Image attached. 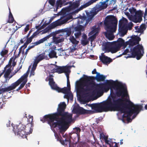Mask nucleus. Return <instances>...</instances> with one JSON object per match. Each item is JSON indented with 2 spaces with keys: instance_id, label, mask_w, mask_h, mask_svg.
Masks as SVG:
<instances>
[{
  "instance_id": "nucleus-1",
  "label": "nucleus",
  "mask_w": 147,
  "mask_h": 147,
  "mask_svg": "<svg viewBox=\"0 0 147 147\" xmlns=\"http://www.w3.org/2000/svg\"><path fill=\"white\" fill-rule=\"evenodd\" d=\"M66 105L65 102L58 105L57 112L46 115L40 119L43 123L47 122L51 127H58L60 133L63 134L73 122L72 114L65 112Z\"/></svg>"
},
{
  "instance_id": "nucleus-2",
  "label": "nucleus",
  "mask_w": 147,
  "mask_h": 147,
  "mask_svg": "<svg viewBox=\"0 0 147 147\" xmlns=\"http://www.w3.org/2000/svg\"><path fill=\"white\" fill-rule=\"evenodd\" d=\"M110 89V95L114 102L116 96L119 97L123 95H126L127 93L126 86L120 82H116L112 80H107L106 83L102 84L97 86L96 89L97 92L102 91L103 90L107 91Z\"/></svg>"
},
{
  "instance_id": "nucleus-3",
  "label": "nucleus",
  "mask_w": 147,
  "mask_h": 147,
  "mask_svg": "<svg viewBox=\"0 0 147 147\" xmlns=\"http://www.w3.org/2000/svg\"><path fill=\"white\" fill-rule=\"evenodd\" d=\"M126 100L128 103H124L121 98H118L114 102V111H120L124 113L123 119L125 117H131L133 113L138 114L143 108L142 105H134L129 100Z\"/></svg>"
},
{
  "instance_id": "nucleus-4",
  "label": "nucleus",
  "mask_w": 147,
  "mask_h": 147,
  "mask_svg": "<svg viewBox=\"0 0 147 147\" xmlns=\"http://www.w3.org/2000/svg\"><path fill=\"white\" fill-rule=\"evenodd\" d=\"M83 83L81 84L78 91L82 94H87L92 90V87L90 86L92 84L95 79L97 81H104L106 78V76L100 74V73L97 74L95 77L88 76L85 75H83Z\"/></svg>"
},
{
  "instance_id": "nucleus-5",
  "label": "nucleus",
  "mask_w": 147,
  "mask_h": 147,
  "mask_svg": "<svg viewBox=\"0 0 147 147\" xmlns=\"http://www.w3.org/2000/svg\"><path fill=\"white\" fill-rule=\"evenodd\" d=\"M117 22V20L113 16H107L105 19L104 24L107 30L105 35L109 40H112L115 38L113 33L116 30Z\"/></svg>"
},
{
  "instance_id": "nucleus-6",
  "label": "nucleus",
  "mask_w": 147,
  "mask_h": 147,
  "mask_svg": "<svg viewBox=\"0 0 147 147\" xmlns=\"http://www.w3.org/2000/svg\"><path fill=\"white\" fill-rule=\"evenodd\" d=\"M28 121V123L26 126L21 125L18 126L17 129H14L13 131L15 134L23 138H27V135L32 133L33 127V117L31 115H29Z\"/></svg>"
},
{
  "instance_id": "nucleus-7",
  "label": "nucleus",
  "mask_w": 147,
  "mask_h": 147,
  "mask_svg": "<svg viewBox=\"0 0 147 147\" xmlns=\"http://www.w3.org/2000/svg\"><path fill=\"white\" fill-rule=\"evenodd\" d=\"M114 102L112 101L111 98L107 101H104L99 103L92 104L91 107L92 109L95 111V112L100 113L103 111H107L110 110L114 111Z\"/></svg>"
},
{
  "instance_id": "nucleus-8",
  "label": "nucleus",
  "mask_w": 147,
  "mask_h": 147,
  "mask_svg": "<svg viewBox=\"0 0 147 147\" xmlns=\"http://www.w3.org/2000/svg\"><path fill=\"white\" fill-rule=\"evenodd\" d=\"M131 55L130 57L135 58L137 60L140 59L143 55L144 53L143 46L138 44L131 49Z\"/></svg>"
},
{
  "instance_id": "nucleus-9",
  "label": "nucleus",
  "mask_w": 147,
  "mask_h": 147,
  "mask_svg": "<svg viewBox=\"0 0 147 147\" xmlns=\"http://www.w3.org/2000/svg\"><path fill=\"white\" fill-rule=\"evenodd\" d=\"M55 90L59 92H61L65 94L64 97L67 98L69 100L70 98L71 100L73 99V95L71 92L70 89L67 87H64L62 88H61L57 86V84L52 89Z\"/></svg>"
},
{
  "instance_id": "nucleus-10",
  "label": "nucleus",
  "mask_w": 147,
  "mask_h": 147,
  "mask_svg": "<svg viewBox=\"0 0 147 147\" xmlns=\"http://www.w3.org/2000/svg\"><path fill=\"white\" fill-rule=\"evenodd\" d=\"M63 137L65 138V142H67L69 143V147H71L70 139H72L74 141L75 144H76L79 142L80 138V134H76V133H71L69 134V136L65 134L63 136ZM78 147H80V146Z\"/></svg>"
},
{
  "instance_id": "nucleus-11",
  "label": "nucleus",
  "mask_w": 147,
  "mask_h": 147,
  "mask_svg": "<svg viewBox=\"0 0 147 147\" xmlns=\"http://www.w3.org/2000/svg\"><path fill=\"white\" fill-rule=\"evenodd\" d=\"M68 18H67L62 20H58L53 22L42 31L43 32L42 33L44 34L50 30L54 28L56 26H60L65 24L68 21Z\"/></svg>"
},
{
  "instance_id": "nucleus-12",
  "label": "nucleus",
  "mask_w": 147,
  "mask_h": 147,
  "mask_svg": "<svg viewBox=\"0 0 147 147\" xmlns=\"http://www.w3.org/2000/svg\"><path fill=\"white\" fill-rule=\"evenodd\" d=\"M28 73L27 72L15 82L18 86L22 82L20 85V86L16 90L17 91H18L19 90L22 89L24 87V85L27 82V78L28 76Z\"/></svg>"
},
{
  "instance_id": "nucleus-13",
  "label": "nucleus",
  "mask_w": 147,
  "mask_h": 147,
  "mask_svg": "<svg viewBox=\"0 0 147 147\" xmlns=\"http://www.w3.org/2000/svg\"><path fill=\"white\" fill-rule=\"evenodd\" d=\"M127 23V20L125 18L119 21V32L120 36L122 37L127 33V31L125 30L124 28L125 26Z\"/></svg>"
},
{
  "instance_id": "nucleus-14",
  "label": "nucleus",
  "mask_w": 147,
  "mask_h": 147,
  "mask_svg": "<svg viewBox=\"0 0 147 147\" xmlns=\"http://www.w3.org/2000/svg\"><path fill=\"white\" fill-rule=\"evenodd\" d=\"M74 113L79 115H82L89 113L90 111L85 109L83 108L80 107H74L73 109Z\"/></svg>"
},
{
  "instance_id": "nucleus-15",
  "label": "nucleus",
  "mask_w": 147,
  "mask_h": 147,
  "mask_svg": "<svg viewBox=\"0 0 147 147\" xmlns=\"http://www.w3.org/2000/svg\"><path fill=\"white\" fill-rule=\"evenodd\" d=\"M143 13L141 10L136 11L135 14L133 16V22L136 23L140 22L142 20Z\"/></svg>"
},
{
  "instance_id": "nucleus-16",
  "label": "nucleus",
  "mask_w": 147,
  "mask_h": 147,
  "mask_svg": "<svg viewBox=\"0 0 147 147\" xmlns=\"http://www.w3.org/2000/svg\"><path fill=\"white\" fill-rule=\"evenodd\" d=\"M50 35H48L44 38L40 39L38 41L34 42V43H32L31 45H30L28 47V49L29 50L33 48L35 46L38 45L41 43H43L46 40L48 39L50 37Z\"/></svg>"
},
{
  "instance_id": "nucleus-17",
  "label": "nucleus",
  "mask_w": 147,
  "mask_h": 147,
  "mask_svg": "<svg viewBox=\"0 0 147 147\" xmlns=\"http://www.w3.org/2000/svg\"><path fill=\"white\" fill-rule=\"evenodd\" d=\"M99 58L102 62L105 65L109 64L113 61L111 59L106 56L103 53L101 54V56H100Z\"/></svg>"
},
{
  "instance_id": "nucleus-18",
  "label": "nucleus",
  "mask_w": 147,
  "mask_h": 147,
  "mask_svg": "<svg viewBox=\"0 0 147 147\" xmlns=\"http://www.w3.org/2000/svg\"><path fill=\"white\" fill-rule=\"evenodd\" d=\"M53 66H55L57 68L56 69L57 73L59 74H61L64 72H68V67L69 66H59L55 64H51Z\"/></svg>"
},
{
  "instance_id": "nucleus-19",
  "label": "nucleus",
  "mask_w": 147,
  "mask_h": 147,
  "mask_svg": "<svg viewBox=\"0 0 147 147\" xmlns=\"http://www.w3.org/2000/svg\"><path fill=\"white\" fill-rule=\"evenodd\" d=\"M45 59H48V57L47 55H46L45 53L43 52L36 57L34 60L39 63L40 61Z\"/></svg>"
},
{
  "instance_id": "nucleus-20",
  "label": "nucleus",
  "mask_w": 147,
  "mask_h": 147,
  "mask_svg": "<svg viewBox=\"0 0 147 147\" xmlns=\"http://www.w3.org/2000/svg\"><path fill=\"white\" fill-rule=\"evenodd\" d=\"M112 45L113 46L109 48L108 52H111L112 53H116L120 49V48L113 42Z\"/></svg>"
},
{
  "instance_id": "nucleus-21",
  "label": "nucleus",
  "mask_w": 147,
  "mask_h": 147,
  "mask_svg": "<svg viewBox=\"0 0 147 147\" xmlns=\"http://www.w3.org/2000/svg\"><path fill=\"white\" fill-rule=\"evenodd\" d=\"M53 76V75L50 74L49 78V84L52 89L57 85L54 81Z\"/></svg>"
},
{
  "instance_id": "nucleus-22",
  "label": "nucleus",
  "mask_w": 147,
  "mask_h": 147,
  "mask_svg": "<svg viewBox=\"0 0 147 147\" xmlns=\"http://www.w3.org/2000/svg\"><path fill=\"white\" fill-rule=\"evenodd\" d=\"M113 42L120 48L123 46L125 44L124 41L121 38H118L116 41H114Z\"/></svg>"
},
{
  "instance_id": "nucleus-23",
  "label": "nucleus",
  "mask_w": 147,
  "mask_h": 147,
  "mask_svg": "<svg viewBox=\"0 0 147 147\" xmlns=\"http://www.w3.org/2000/svg\"><path fill=\"white\" fill-rule=\"evenodd\" d=\"M17 86V85L15 82L12 83L10 86L7 88H4V90L5 92H8L15 89Z\"/></svg>"
},
{
  "instance_id": "nucleus-24",
  "label": "nucleus",
  "mask_w": 147,
  "mask_h": 147,
  "mask_svg": "<svg viewBox=\"0 0 147 147\" xmlns=\"http://www.w3.org/2000/svg\"><path fill=\"white\" fill-rule=\"evenodd\" d=\"M80 2L79 1H76L75 2H73L70 6L71 9H75L78 7L80 5Z\"/></svg>"
},
{
  "instance_id": "nucleus-25",
  "label": "nucleus",
  "mask_w": 147,
  "mask_h": 147,
  "mask_svg": "<svg viewBox=\"0 0 147 147\" xmlns=\"http://www.w3.org/2000/svg\"><path fill=\"white\" fill-rule=\"evenodd\" d=\"M105 142L109 144V147H118L117 143L115 142H113L108 140H105Z\"/></svg>"
},
{
  "instance_id": "nucleus-26",
  "label": "nucleus",
  "mask_w": 147,
  "mask_h": 147,
  "mask_svg": "<svg viewBox=\"0 0 147 147\" xmlns=\"http://www.w3.org/2000/svg\"><path fill=\"white\" fill-rule=\"evenodd\" d=\"M92 30L89 33L90 35H92V34H96L98 32V28H96L95 26H94L92 27Z\"/></svg>"
},
{
  "instance_id": "nucleus-27",
  "label": "nucleus",
  "mask_w": 147,
  "mask_h": 147,
  "mask_svg": "<svg viewBox=\"0 0 147 147\" xmlns=\"http://www.w3.org/2000/svg\"><path fill=\"white\" fill-rule=\"evenodd\" d=\"M49 56L50 58H53L55 57L57 58L56 56V53L54 50H51L49 54Z\"/></svg>"
},
{
  "instance_id": "nucleus-28",
  "label": "nucleus",
  "mask_w": 147,
  "mask_h": 147,
  "mask_svg": "<svg viewBox=\"0 0 147 147\" xmlns=\"http://www.w3.org/2000/svg\"><path fill=\"white\" fill-rule=\"evenodd\" d=\"M55 138H56L57 140L59 141L63 145H64L65 144H67V143H65V140H62L61 139V136H59V135L57 134L56 133L55 134Z\"/></svg>"
},
{
  "instance_id": "nucleus-29",
  "label": "nucleus",
  "mask_w": 147,
  "mask_h": 147,
  "mask_svg": "<svg viewBox=\"0 0 147 147\" xmlns=\"http://www.w3.org/2000/svg\"><path fill=\"white\" fill-rule=\"evenodd\" d=\"M98 0H90V1L86 3L82 6L83 8H84L94 3L95 2Z\"/></svg>"
},
{
  "instance_id": "nucleus-30",
  "label": "nucleus",
  "mask_w": 147,
  "mask_h": 147,
  "mask_svg": "<svg viewBox=\"0 0 147 147\" xmlns=\"http://www.w3.org/2000/svg\"><path fill=\"white\" fill-rule=\"evenodd\" d=\"M98 0H90V1L86 3L82 6L83 8H84L94 3L95 2Z\"/></svg>"
},
{
  "instance_id": "nucleus-31",
  "label": "nucleus",
  "mask_w": 147,
  "mask_h": 147,
  "mask_svg": "<svg viewBox=\"0 0 147 147\" xmlns=\"http://www.w3.org/2000/svg\"><path fill=\"white\" fill-rule=\"evenodd\" d=\"M98 0H90V1L86 3L82 6L83 8H84L94 3L95 2Z\"/></svg>"
},
{
  "instance_id": "nucleus-32",
  "label": "nucleus",
  "mask_w": 147,
  "mask_h": 147,
  "mask_svg": "<svg viewBox=\"0 0 147 147\" xmlns=\"http://www.w3.org/2000/svg\"><path fill=\"white\" fill-rule=\"evenodd\" d=\"M63 40V38H59L57 37H55L53 38V41L55 44H58L62 42Z\"/></svg>"
},
{
  "instance_id": "nucleus-33",
  "label": "nucleus",
  "mask_w": 147,
  "mask_h": 147,
  "mask_svg": "<svg viewBox=\"0 0 147 147\" xmlns=\"http://www.w3.org/2000/svg\"><path fill=\"white\" fill-rule=\"evenodd\" d=\"M63 32H66V37H68L70 36L71 34V30L70 29L66 28L63 30Z\"/></svg>"
},
{
  "instance_id": "nucleus-34",
  "label": "nucleus",
  "mask_w": 147,
  "mask_h": 147,
  "mask_svg": "<svg viewBox=\"0 0 147 147\" xmlns=\"http://www.w3.org/2000/svg\"><path fill=\"white\" fill-rule=\"evenodd\" d=\"M136 45L138 44L140 41L141 40V38L137 36H135L132 38Z\"/></svg>"
},
{
  "instance_id": "nucleus-35",
  "label": "nucleus",
  "mask_w": 147,
  "mask_h": 147,
  "mask_svg": "<svg viewBox=\"0 0 147 147\" xmlns=\"http://www.w3.org/2000/svg\"><path fill=\"white\" fill-rule=\"evenodd\" d=\"M70 40L72 43L76 45H78L79 43V41L77 40L73 36L70 37Z\"/></svg>"
},
{
  "instance_id": "nucleus-36",
  "label": "nucleus",
  "mask_w": 147,
  "mask_h": 147,
  "mask_svg": "<svg viewBox=\"0 0 147 147\" xmlns=\"http://www.w3.org/2000/svg\"><path fill=\"white\" fill-rule=\"evenodd\" d=\"M126 43L127 45H129V46H132L136 45L132 38L130 39Z\"/></svg>"
},
{
  "instance_id": "nucleus-37",
  "label": "nucleus",
  "mask_w": 147,
  "mask_h": 147,
  "mask_svg": "<svg viewBox=\"0 0 147 147\" xmlns=\"http://www.w3.org/2000/svg\"><path fill=\"white\" fill-rule=\"evenodd\" d=\"M9 51L7 49H4L2 50L1 52L0 53L1 56L2 57H4V56L7 55Z\"/></svg>"
},
{
  "instance_id": "nucleus-38",
  "label": "nucleus",
  "mask_w": 147,
  "mask_h": 147,
  "mask_svg": "<svg viewBox=\"0 0 147 147\" xmlns=\"http://www.w3.org/2000/svg\"><path fill=\"white\" fill-rule=\"evenodd\" d=\"M96 12L93 9L91 12V15L89 16L88 19H89L90 20L92 19L94 16L97 14L96 13Z\"/></svg>"
},
{
  "instance_id": "nucleus-39",
  "label": "nucleus",
  "mask_w": 147,
  "mask_h": 147,
  "mask_svg": "<svg viewBox=\"0 0 147 147\" xmlns=\"http://www.w3.org/2000/svg\"><path fill=\"white\" fill-rule=\"evenodd\" d=\"M11 72V70L10 68L7 69L4 75L5 77L6 78H8Z\"/></svg>"
},
{
  "instance_id": "nucleus-40",
  "label": "nucleus",
  "mask_w": 147,
  "mask_h": 147,
  "mask_svg": "<svg viewBox=\"0 0 147 147\" xmlns=\"http://www.w3.org/2000/svg\"><path fill=\"white\" fill-rule=\"evenodd\" d=\"M81 131V129L78 127H76L73 129V131L74 133H76L78 134H80V133Z\"/></svg>"
},
{
  "instance_id": "nucleus-41",
  "label": "nucleus",
  "mask_w": 147,
  "mask_h": 147,
  "mask_svg": "<svg viewBox=\"0 0 147 147\" xmlns=\"http://www.w3.org/2000/svg\"><path fill=\"white\" fill-rule=\"evenodd\" d=\"M38 62L36 61L35 60H34V62L33 64L32 65V70L34 71L36 67L37 64L38 63Z\"/></svg>"
},
{
  "instance_id": "nucleus-42",
  "label": "nucleus",
  "mask_w": 147,
  "mask_h": 147,
  "mask_svg": "<svg viewBox=\"0 0 147 147\" xmlns=\"http://www.w3.org/2000/svg\"><path fill=\"white\" fill-rule=\"evenodd\" d=\"M25 37L26 38V39H27L26 42L28 44L32 42V39L33 38L31 36L30 37H27L26 36Z\"/></svg>"
},
{
  "instance_id": "nucleus-43",
  "label": "nucleus",
  "mask_w": 147,
  "mask_h": 147,
  "mask_svg": "<svg viewBox=\"0 0 147 147\" xmlns=\"http://www.w3.org/2000/svg\"><path fill=\"white\" fill-rule=\"evenodd\" d=\"M56 6L57 8H58L59 6L61 7L63 5L61 0H58L56 2Z\"/></svg>"
},
{
  "instance_id": "nucleus-44",
  "label": "nucleus",
  "mask_w": 147,
  "mask_h": 147,
  "mask_svg": "<svg viewBox=\"0 0 147 147\" xmlns=\"http://www.w3.org/2000/svg\"><path fill=\"white\" fill-rule=\"evenodd\" d=\"M14 21V19L13 16H9L7 22L11 23L13 22Z\"/></svg>"
},
{
  "instance_id": "nucleus-45",
  "label": "nucleus",
  "mask_w": 147,
  "mask_h": 147,
  "mask_svg": "<svg viewBox=\"0 0 147 147\" xmlns=\"http://www.w3.org/2000/svg\"><path fill=\"white\" fill-rule=\"evenodd\" d=\"M47 24L45 25L44 23L40 27H39V26H36V29H37V30H38L39 31L44 28L47 25Z\"/></svg>"
},
{
  "instance_id": "nucleus-46",
  "label": "nucleus",
  "mask_w": 147,
  "mask_h": 147,
  "mask_svg": "<svg viewBox=\"0 0 147 147\" xmlns=\"http://www.w3.org/2000/svg\"><path fill=\"white\" fill-rule=\"evenodd\" d=\"M41 31H39L38 30H37L31 36L33 38L36 37L38 35Z\"/></svg>"
},
{
  "instance_id": "nucleus-47",
  "label": "nucleus",
  "mask_w": 147,
  "mask_h": 147,
  "mask_svg": "<svg viewBox=\"0 0 147 147\" xmlns=\"http://www.w3.org/2000/svg\"><path fill=\"white\" fill-rule=\"evenodd\" d=\"M145 28V26L144 25L141 26L140 28H138V32H141L143 31L144 29Z\"/></svg>"
},
{
  "instance_id": "nucleus-48",
  "label": "nucleus",
  "mask_w": 147,
  "mask_h": 147,
  "mask_svg": "<svg viewBox=\"0 0 147 147\" xmlns=\"http://www.w3.org/2000/svg\"><path fill=\"white\" fill-rule=\"evenodd\" d=\"M70 67H68V71L64 72L65 74H66V76L67 77V80H68H68H69V74L70 73Z\"/></svg>"
},
{
  "instance_id": "nucleus-49",
  "label": "nucleus",
  "mask_w": 147,
  "mask_h": 147,
  "mask_svg": "<svg viewBox=\"0 0 147 147\" xmlns=\"http://www.w3.org/2000/svg\"><path fill=\"white\" fill-rule=\"evenodd\" d=\"M28 44L26 42H25L24 44V45L22 46V47H21L20 48H21L22 49V47H24V48L23 49V51H22V54L24 55V49L27 47V45H28Z\"/></svg>"
},
{
  "instance_id": "nucleus-50",
  "label": "nucleus",
  "mask_w": 147,
  "mask_h": 147,
  "mask_svg": "<svg viewBox=\"0 0 147 147\" xmlns=\"http://www.w3.org/2000/svg\"><path fill=\"white\" fill-rule=\"evenodd\" d=\"M81 34V32H77L74 34V35L76 38H78Z\"/></svg>"
},
{
  "instance_id": "nucleus-51",
  "label": "nucleus",
  "mask_w": 147,
  "mask_h": 147,
  "mask_svg": "<svg viewBox=\"0 0 147 147\" xmlns=\"http://www.w3.org/2000/svg\"><path fill=\"white\" fill-rule=\"evenodd\" d=\"M75 30L77 32H81L82 27L80 26L76 27L74 28Z\"/></svg>"
},
{
  "instance_id": "nucleus-52",
  "label": "nucleus",
  "mask_w": 147,
  "mask_h": 147,
  "mask_svg": "<svg viewBox=\"0 0 147 147\" xmlns=\"http://www.w3.org/2000/svg\"><path fill=\"white\" fill-rule=\"evenodd\" d=\"M55 0H49V3L52 6H53L55 3Z\"/></svg>"
},
{
  "instance_id": "nucleus-53",
  "label": "nucleus",
  "mask_w": 147,
  "mask_h": 147,
  "mask_svg": "<svg viewBox=\"0 0 147 147\" xmlns=\"http://www.w3.org/2000/svg\"><path fill=\"white\" fill-rule=\"evenodd\" d=\"M29 27H30V25L29 24H28L26 26V27H25L24 28V32H25V33H26V32L29 30L30 28H29Z\"/></svg>"
},
{
  "instance_id": "nucleus-54",
  "label": "nucleus",
  "mask_w": 147,
  "mask_h": 147,
  "mask_svg": "<svg viewBox=\"0 0 147 147\" xmlns=\"http://www.w3.org/2000/svg\"><path fill=\"white\" fill-rule=\"evenodd\" d=\"M147 9L146 8L145 11V13L144 14V21L145 22L146 21V20H147V19H146V18L147 17Z\"/></svg>"
},
{
  "instance_id": "nucleus-55",
  "label": "nucleus",
  "mask_w": 147,
  "mask_h": 147,
  "mask_svg": "<svg viewBox=\"0 0 147 147\" xmlns=\"http://www.w3.org/2000/svg\"><path fill=\"white\" fill-rule=\"evenodd\" d=\"M29 50L28 49H26V51L25 53H24V56H23V57L22 58L21 57V59H22V60L24 58V59L25 58Z\"/></svg>"
},
{
  "instance_id": "nucleus-56",
  "label": "nucleus",
  "mask_w": 147,
  "mask_h": 147,
  "mask_svg": "<svg viewBox=\"0 0 147 147\" xmlns=\"http://www.w3.org/2000/svg\"><path fill=\"white\" fill-rule=\"evenodd\" d=\"M96 38V35L95 34L92 35L90 37L91 41H93Z\"/></svg>"
},
{
  "instance_id": "nucleus-57",
  "label": "nucleus",
  "mask_w": 147,
  "mask_h": 147,
  "mask_svg": "<svg viewBox=\"0 0 147 147\" xmlns=\"http://www.w3.org/2000/svg\"><path fill=\"white\" fill-rule=\"evenodd\" d=\"M133 26V23L131 22L130 23H129L128 24V26H127V28H129V30H131V28Z\"/></svg>"
},
{
  "instance_id": "nucleus-58",
  "label": "nucleus",
  "mask_w": 147,
  "mask_h": 147,
  "mask_svg": "<svg viewBox=\"0 0 147 147\" xmlns=\"http://www.w3.org/2000/svg\"><path fill=\"white\" fill-rule=\"evenodd\" d=\"M67 0H61L63 5H65L69 3V2H66Z\"/></svg>"
},
{
  "instance_id": "nucleus-59",
  "label": "nucleus",
  "mask_w": 147,
  "mask_h": 147,
  "mask_svg": "<svg viewBox=\"0 0 147 147\" xmlns=\"http://www.w3.org/2000/svg\"><path fill=\"white\" fill-rule=\"evenodd\" d=\"M16 58V57H13V63L12 64V66L13 67H14L16 65V62H15V60Z\"/></svg>"
},
{
  "instance_id": "nucleus-60",
  "label": "nucleus",
  "mask_w": 147,
  "mask_h": 147,
  "mask_svg": "<svg viewBox=\"0 0 147 147\" xmlns=\"http://www.w3.org/2000/svg\"><path fill=\"white\" fill-rule=\"evenodd\" d=\"M82 42L84 45H86L88 43V41L86 40H83Z\"/></svg>"
},
{
  "instance_id": "nucleus-61",
  "label": "nucleus",
  "mask_w": 147,
  "mask_h": 147,
  "mask_svg": "<svg viewBox=\"0 0 147 147\" xmlns=\"http://www.w3.org/2000/svg\"><path fill=\"white\" fill-rule=\"evenodd\" d=\"M125 118H126V120L127 121L129 122H131L132 120L131 118V117H125Z\"/></svg>"
},
{
  "instance_id": "nucleus-62",
  "label": "nucleus",
  "mask_w": 147,
  "mask_h": 147,
  "mask_svg": "<svg viewBox=\"0 0 147 147\" xmlns=\"http://www.w3.org/2000/svg\"><path fill=\"white\" fill-rule=\"evenodd\" d=\"M99 73L98 72L96 71V69H94L92 71V74H96L97 75V74H98Z\"/></svg>"
},
{
  "instance_id": "nucleus-63",
  "label": "nucleus",
  "mask_w": 147,
  "mask_h": 147,
  "mask_svg": "<svg viewBox=\"0 0 147 147\" xmlns=\"http://www.w3.org/2000/svg\"><path fill=\"white\" fill-rule=\"evenodd\" d=\"M13 57H12L10 58V59H9V61L8 62V64L9 65L11 66V64L12 61H13Z\"/></svg>"
},
{
  "instance_id": "nucleus-64",
  "label": "nucleus",
  "mask_w": 147,
  "mask_h": 147,
  "mask_svg": "<svg viewBox=\"0 0 147 147\" xmlns=\"http://www.w3.org/2000/svg\"><path fill=\"white\" fill-rule=\"evenodd\" d=\"M129 52V50L128 49H126L123 53L122 54L124 55H126Z\"/></svg>"
}]
</instances>
